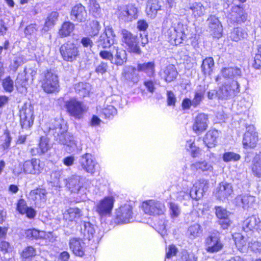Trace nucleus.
Returning a JSON list of instances; mask_svg holds the SVG:
<instances>
[{
	"label": "nucleus",
	"instance_id": "f257e3e1",
	"mask_svg": "<svg viewBox=\"0 0 261 261\" xmlns=\"http://www.w3.org/2000/svg\"><path fill=\"white\" fill-rule=\"evenodd\" d=\"M207 188V182L205 180H199L195 182L190 192L187 186L179 187L176 193V198L179 201L188 200L190 198L198 200L202 197L203 194Z\"/></svg>",
	"mask_w": 261,
	"mask_h": 261
},
{
	"label": "nucleus",
	"instance_id": "f03ea898",
	"mask_svg": "<svg viewBox=\"0 0 261 261\" xmlns=\"http://www.w3.org/2000/svg\"><path fill=\"white\" fill-rule=\"evenodd\" d=\"M56 123L55 128L49 129V133L54 135V140L59 144L73 147L75 142L72 135L67 132L66 126H63L58 121Z\"/></svg>",
	"mask_w": 261,
	"mask_h": 261
},
{
	"label": "nucleus",
	"instance_id": "7ed1b4c3",
	"mask_svg": "<svg viewBox=\"0 0 261 261\" xmlns=\"http://www.w3.org/2000/svg\"><path fill=\"white\" fill-rule=\"evenodd\" d=\"M65 106L69 115L77 120L82 119L87 111L86 106L75 98L70 99L66 101Z\"/></svg>",
	"mask_w": 261,
	"mask_h": 261
},
{
	"label": "nucleus",
	"instance_id": "20e7f679",
	"mask_svg": "<svg viewBox=\"0 0 261 261\" xmlns=\"http://www.w3.org/2000/svg\"><path fill=\"white\" fill-rule=\"evenodd\" d=\"M60 52L62 59L67 62L75 61L80 55V51L76 44L67 41L63 44L60 48Z\"/></svg>",
	"mask_w": 261,
	"mask_h": 261
},
{
	"label": "nucleus",
	"instance_id": "39448f33",
	"mask_svg": "<svg viewBox=\"0 0 261 261\" xmlns=\"http://www.w3.org/2000/svg\"><path fill=\"white\" fill-rule=\"evenodd\" d=\"M41 87L44 92L52 93L58 91L59 85L57 75L51 71L44 73L41 80Z\"/></svg>",
	"mask_w": 261,
	"mask_h": 261
},
{
	"label": "nucleus",
	"instance_id": "423d86ee",
	"mask_svg": "<svg viewBox=\"0 0 261 261\" xmlns=\"http://www.w3.org/2000/svg\"><path fill=\"white\" fill-rule=\"evenodd\" d=\"M169 41L176 45L181 43L186 38L182 24L178 23L176 27H171L165 33Z\"/></svg>",
	"mask_w": 261,
	"mask_h": 261
},
{
	"label": "nucleus",
	"instance_id": "0eeeda50",
	"mask_svg": "<svg viewBox=\"0 0 261 261\" xmlns=\"http://www.w3.org/2000/svg\"><path fill=\"white\" fill-rule=\"evenodd\" d=\"M240 85L238 81L233 80L230 85L224 84L217 92L219 99H227L237 95L240 92Z\"/></svg>",
	"mask_w": 261,
	"mask_h": 261
},
{
	"label": "nucleus",
	"instance_id": "6e6552de",
	"mask_svg": "<svg viewBox=\"0 0 261 261\" xmlns=\"http://www.w3.org/2000/svg\"><path fill=\"white\" fill-rule=\"evenodd\" d=\"M43 167L40 164V161L35 158L25 161L22 164V167L20 171L15 169V174L19 175L23 171L25 174H39L43 170Z\"/></svg>",
	"mask_w": 261,
	"mask_h": 261
},
{
	"label": "nucleus",
	"instance_id": "1a4fd4ad",
	"mask_svg": "<svg viewBox=\"0 0 261 261\" xmlns=\"http://www.w3.org/2000/svg\"><path fill=\"white\" fill-rule=\"evenodd\" d=\"M258 134L253 125L246 126L242 143L244 148L253 149L256 147L258 142Z\"/></svg>",
	"mask_w": 261,
	"mask_h": 261
},
{
	"label": "nucleus",
	"instance_id": "9d476101",
	"mask_svg": "<svg viewBox=\"0 0 261 261\" xmlns=\"http://www.w3.org/2000/svg\"><path fill=\"white\" fill-rule=\"evenodd\" d=\"M115 35L111 27L105 28V32L102 33L96 41L98 49H107L113 46Z\"/></svg>",
	"mask_w": 261,
	"mask_h": 261
},
{
	"label": "nucleus",
	"instance_id": "9b49d317",
	"mask_svg": "<svg viewBox=\"0 0 261 261\" xmlns=\"http://www.w3.org/2000/svg\"><path fill=\"white\" fill-rule=\"evenodd\" d=\"M33 107L30 104H24L19 111L20 124L22 128H29L33 124Z\"/></svg>",
	"mask_w": 261,
	"mask_h": 261
},
{
	"label": "nucleus",
	"instance_id": "f8f14e48",
	"mask_svg": "<svg viewBox=\"0 0 261 261\" xmlns=\"http://www.w3.org/2000/svg\"><path fill=\"white\" fill-rule=\"evenodd\" d=\"M115 199L112 196L105 197L95 206V211L100 217L110 216L113 208Z\"/></svg>",
	"mask_w": 261,
	"mask_h": 261
},
{
	"label": "nucleus",
	"instance_id": "ddd939ff",
	"mask_svg": "<svg viewBox=\"0 0 261 261\" xmlns=\"http://www.w3.org/2000/svg\"><path fill=\"white\" fill-rule=\"evenodd\" d=\"M144 212L149 215H160L165 211V206L161 202L154 200L145 201L142 204Z\"/></svg>",
	"mask_w": 261,
	"mask_h": 261
},
{
	"label": "nucleus",
	"instance_id": "4468645a",
	"mask_svg": "<svg viewBox=\"0 0 261 261\" xmlns=\"http://www.w3.org/2000/svg\"><path fill=\"white\" fill-rule=\"evenodd\" d=\"M121 34L122 42L126 44L128 49L133 53L140 54L141 50L138 46L137 37L125 29L121 31Z\"/></svg>",
	"mask_w": 261,
	"mask_h": 261
},
{
	"label": "nucleus",
	"instance_id": "2eb2a0df",
	"mask_svg": "<svg viewBox=\"0 0 261 261\" xmlns=\"http://www.w3.org/2000/svg\"><path fill=\"white\" fill-rule=\"evenodd\" d=\"M137 13L138 9L134 5H128L120 7L117 15L120 20L129 22L137 18Z\"/></svg>",
	"mask_w": 261,
	"mask_h": 261
},
{
	"label": "nucleus",
	"instance_id": "dca6fc26",
	"mask_svg": "<svg viewBox=\"0 0 261 261\" xmlns=\"http://www.w3.org/2000/svg\"><path fill=\"white\" fill-rule=\"evenodd\" d=\"M223 245L217 233L209 236L205 240V250L210 253H215L221 251Z\"/></svg>",
	"mask_w": 261,
	"mask_h": 261
},
{
	"label": "nucleus",
	"instance_id": "f3484780",
	"mask_svg": "<svg viewBox=\"0 0 261 261\" xmlns=\"http://www.w3.org/2000/svg\"><path fill=\"white\" fill-rule=\"evenodd\" d=\"M82 216V213L77 207H70L63 213V220L67 226L76 224Z\"/></svg>",
	"mask_w": 261,
	"mask_h": 261
},
{
	"label": "nucleus",
	"instance_id": "a211bd4d",
	"mask_svg": "<svg viewBox=\"0 0 261 261\" xmlns=\"http://www.w3.org/2000/svg\"><path fill=\"white\" fill-rule=\"evenodd\" d=\"M66 187L72 193H78L83 188V178L81 176L72 175L64 179Z\"/></svg>",
	"mask_w": 261,
	"mask_h": 261
},
{
	"label": "nucleus",
	"instance_id": "6ab92c4d",
	"mask_svg": "<svg viewBox=\"0 0 261 261\" xmlns=\"http://www.w3.org/2000/svg\"><path fill=\"white\" fill-rule=\"evenodd\" d=\"M116 219L119 223H127L133 220L132 207L129 205L121 206L116 212Z\"/></svg>",
	"mask_w": 261,
	"mask_h": 261
},
{
	"label": "nucleus",
	"instance_id": "aec40b11",
	"mask_svg": "<svg viewBox=\"0 0 261 261\" xmlns=\"http://www.w3.org/2000/svg\"><path fill=\"white\" fill-rule=\"evenodd\" d=\"M206 22L212 35L215 37L219 38L221 36L222 26L217 17L215 15H210L206 20Z\"/></svg>",
	"mask_w": 261,
	"mask_h": 261
},
{
	"label": "nucleus",
	"instance_id": "412c9836",
	"mask_svg": "<svg viewBox=\"0 0 261 261\" xmlns=\"http://www.w3.org/2000/svg\"><path fill=\"white\" fill-rule=\"evenodd\" d=\"M228 18L233 22L241 23L247 20V14L242 7L237 5L232 7Z\"/></svg>",
	"mask_w": 261,
	"mask_h": 261
},
{
	"label": "nucleus",
	"instance_id": "4be33fe9",
	"mask_svg": "<svg viewBox=\"0 0 261 261\" xmlns=\"http://www.w3.org/2000/svg\"><path fill=\"white\" fill-rule=\"evenodd\" d=\"M232 187L231 184L221 182L218 186L215 192V195L220 200H224L232 193Z\"/></svg>",
	"mask_w": 261,
	"mask_h": 261
},
{
	"label": "nucleus",
	"instance_id": "5701e85b",
	"mask_svg": "<svg viewBox=\"0 0 261 261\" xmlns=\"http://www.w3.org/2000/svg\"><path fill=\"white\" fill-rule=\"evenodd\" d=\"M208 116L204 113L199 114L195 118L193 125V130L197 134H200L205 130L208 125Z\"/></svg>",
	"mask_w": 261,
	"mask_h": 261
},
{
	"label": "nucleus",
	"instance_id": "b1692460",
	"mask_svg": "<svg viewBox=\"0 0 261 261\" xmlns=\"http://www.w3.org/2000/svg\"><path fill=\"white\" fill-rule=\"evenodd\" d=\"M70 249L76 256L82 257L85 254V243L80 238H73L70 240Z\"/></svg>",
	"mask_w": 261,
	"mask_h": 261
},
{
	"label": "nucleus",
	"instance_id": "393cba45",
	"mask_svg": "<svg viewBox=\"0 0 261 261\" xmlns=\"http://www.w3.org/2000/svg\"><path fill=\"white\" fill-rule=\"evenodd\" d=\"M87 11L84 6L81 4L74 6L70 13L71 19L77 22H84L87 18Z\"/></svg>",
	"mask_w": 261,
	"mask_h": 261
},
{
	"label": "nucleus",
	"instance_id": "a878e982",
	"mask_svg": "<svg viewBox=\"0 0 261 261\" xmlns=\"http://www.w3.org/2000/svg\"><path fill=\"white\" fill-rule=\"evenodd\" d=\"M83 169L88 173L93 174L95 172L96 163L92 159V155L89 153L84 154L80 160Z\"/></svg>",
	"mask_w": 261,
	"mask_h": 261
},
{
	"label": "nucleus",
	"instance_id": "bb28decb",
	"mask_svg": "<svg viewBox=\"0 0 261 261\" xmlns=\"http://www.w3.org/2000/svg\"><path fill=\"white\" fill-rule=\"evenodd\" d=\"M215 210L216 215L220 219L219 224L224 229L227 228L230 224V220L229 219L230 213L221 206H216Z\"/></svg>",
	"mask_w": 261,
	"mask_h": 261
},
{
	"label": "nucleus",
	"instance_id": "cd10ccee",
	"mask_svg": "<svg viewBox=\"0 0 261 261\" xmlns=\"http://www.w3.org/2000/svg\"><path fill=\"white\" fill-rule=\"evenodd\" d=\"M137 71L143 72L149 77H153L155 75V64L153 61L144 62L138 64Z\"/></svg>",
	"mask_w": 261,
	"mask_h": 261
},
{
	"label": "nucleus",
	"instance_id": "c85d7f7f",
	"mask_svg": "<svg viewBox=\"0 0 261 261\" xmlns=\"http://www.w3.org/2000/svg\"><path fill=\"white\" fill-rule=\"evenodd\" d=\"M178 75V72L174 65L170 64L165 67L161 72V75L167 82L174 81Z\"/></svg>",
	"mask_w": 261,
	"mask_h": 261
},
{
	"label": "nucleus",
	"instance_id": "c756f323",
	"mask_svg": "<svg viewBox=\"0 0 261 261\" xmlns=\"http://www.w3.org/2000/svg\"><path fill=\"white\" fill-rule=\"evenodd\" d=\"M46 190L44 189L37 188L32 190L29 193V198L35 201L36 204L45 203L46 200Z\"/></svg>",
	"mask_w": 261,
	"mask_h": 261
},
{
	"label": "nucleus",
	"instance_id": "7c9ffc66",
	"mask_svg": "<svg viewBox=\"0 0 261 261\" xmlns=\"http://www.w3.org/2000/svg\"><path fill=\"white\" fill-rule=\"evenodd\" d=\"M136 71L137 67L132 66H125L123 68L122 75L127 81L137 83L139 80V75Z\"/></svg>",
	"mask_w": 261,
	"mask_h": 261
},
{
	"label": "nucleus",
	"instance_id": "2f4dec72",
	"mask_svg": "<svg viewBox=\"0 0 261 261\" xmlns=\"http://www.w3.org/2000/svg\"><path fill=\"white\" fill-rule=\"evenodd\" d=\"M191 169L192 171H201L209 174L213 172V167L212 164L206 161L197 162L191 165Z\"/></svg>",
	"mask_w": 261,
	"mask_h": 261
},
{
	"label": "nucleus",
	"instance_id": "473e14b6",
	"mask_svg": "<svg viewBox=\"0 0 261 261\" xmlns=\"http://www.w3.org/2000/svg\"><path fill=\"white\" fill-rule=\"evenodd\" d=\"M187 10H190L192 16L196 18L204 15L205 9L201 3L195 2L189 4Z\"/></svg>",
	"mask_w": 261,
	"mask_h": 261
},
{
	"label": "nucleus",
	"instance_id": "72a5a7b5",
	"mask_svg": "<svg viewBox=\"0 0 261 261\" xmlns=\"http://www.w3.org/2000/svg\"><path fill=\"white\" fill-rule=\"evenodd\" d=\"M241 70L238 67H225L221 70V75L225 79H233L240 77Z\"/></svg>",
	"mask_w": 261,
	"mask_h": 261
},
{
	"label": "nucleus",
	"instance_id": "f704fd0d",
	"mask_svg": "<svg viewBox=\"0 0 261 261\" xmlns=\"http://www.w3.org/2000/svg\"><path fill=\"white\" fill-rule=\"evenodd\" d=\"M161 8V2L159 0H148L146 9L147 14L150 17H154Z\"/></svg>",
	"mask_w": 261,
	"mask_h": 261
},
{
	"label": "nucleus",
	"instance_id": "c9c22d12",
	"mask_svg": "<svg viewBox=\"0 0 261 261\" xmlns=\"http://www.w3.org/2000/svg\"><path fill=\"white\" fill-rule=\"evenodd\" d=\"M115 52V61L113 63L120 66L126 62V53L125 50L114 45V53Z\"/></svg>",
	"mask_w": 261,
	"mask_h": 261
},
{
	"label": "nucleus",
	"instance_id": "e433bc0d",
	"mask_svg": "<svg viewBox=\"0 0 261 261\" xmlns=\"http://www.w3.org/2000/svg\"><path fill=\"white\" fill-rule=\"evenodd\" d=\"M236 203L239 206L247 208L251 206L255 201V197L249 195H240L236 199Z\"/></svg>",
	"mask_w": 261,
	"mask_h": 261
},
{
	"label": "nucleus",
	"instance_id": "4c0bfd02",
	"mask_svg": "<svg viewBox=\"0 0 261 261\" xmlns=\"http://www.w3.org/2000/svg\"><path fill=\"white\" fill-rule=\"evenodd\" d=\"M214 67V61L213 58H206L203 60L201 65V71L204 76L210 75L212 73Z\"/></svg>",
	"mask_w": 261,
	"mask_h": 261
},
{
	"label": "nucleus",
	"instance_id": "58836bf2",
	"mask_svg": "<svg viewBox=\"0 0 261 261\" xmlns=\"http://www.w3.org/2000/svg\"><path fill=\"white\" fill-rule=\"evenodd\" d=\"M252 172L254 175L261 177V152L257 154L254 157L252 162Z\"/></svg>",
	"mask_w": 261,
	"mask_h": 261
},
{
	"label": "nucleus",
	"instance_id": "ea45409f",
	"mask_svg": "<svg viewBox=\"0 0 261 261\" xmlns=\"http://www.w3.org/2000/svg\"><path fill=\"white\" fill-rule=\"evenodd\" d=\"M259 219L254 216L247 218L243 223V228L245 231L256 229L259 223Z\"/></svg>",
	"mask_w": 261,
	"mask_h": 261
},
{
	"label": "nucleus",
	"instance_id": "a19ab883",
	"mask_svg": "<svg viewBox=\"0 0 261 261\" xmlns=\"http://www.w3.org/2000/svg\"><path fill=\"white\" fill-rule=\"evenodd\" d=\"M247 36L248 34L245 30L240 27L233 28L230 35L231 39L236 42L243 40Z\"/></svg>",
	"mask_w": 261,
	"mask_h": 261
},
{
	"label": "nucleus",
	"instance_id": "79ce46f5",
	"mask_svg": "<svg viewBox=\"0 0 261 261\" xmlns=\"http://www.w3.org/2000/svg\"><path fill=\"white\" fill-rule=\"evenodd\" d=\"M81 231L85 239L88 240H90L93 238L95 233L94 226L89 222H84V228H81Z\"/></svg>",
	"mask_w": 261,
	"mask_h": 261
},
{
	"label": "nucleus",
	"instance_id": "37998d69",
	"mask_svg": "<svg viewBox=\"0 0 261 261\" xmlns=\"http://www.w3.org/2000/svg\"><path fill=\"white\" fill-rule=\"evenodd\" d=\"M74 29V25L71 22H64L59 30V35L61 37H66L70 35Z\"/></svg>",
	"mask_w": 261,
	"mask_h": 261
},
{
	"label": "nucleus",
	"instance_id": "c03bdc74",
	"mask_svg": "<svg viewBox=\"0 0 261 261\" xmlns=\"http://www.w3.org/2000/svg\"><path fill=\"white\" fill-rule=\"evenodd\" d=\"M75 90L77 94L81 97H85L88 95L90 91V85L86 83H79L75 85Z\"/></svg>",
	"mask_w": 261,
	"mask_h": 261
},
{
	"label": "nucleus",
	"instance_id": "a18cd8bd",
	"mask_svg": "<svg viewBox=\"0 0 261 261\" xmlns=\"http://www.w3.org/2000/svg\"><path fill=\"white\" fill-rule=\"evenodd\" d=\"M217 137L218 132L217 130L208 131L204 138V142L208 147H211L215 145Z\"/></svg>",
	"mask_w": 261,
	"mask_h": 261
},
{
	"label": "nucleus",
	"instance_id": "49530a36",
	"mask_svg": "<svg viewBox=\"0 0 261 261\" xmlns=\"http://www.w3.org/2000/svg\"><path fill=\"white\" fill-rule=\"evenodd\" d=\"M25 234L29 239H43L45 237V232L43 231H39L36 229H29L25 231Z\"/></svg>",
	"mask_w": 261,
	"mask_h": 261
},
{
	"label": "nucleus",
	"instance_id": "de8ad7c7",
	"mask_svg": "<svg viewBox=\"0 0 261 261\" xmlns=\"http://www.w3.org/2000/svg\"><path fill=\"white\" fill-rule=\"evenodd\" d=\"M205 90L200 86L199 89L195 91L194 97L192 100L193 107L196 108L199 106L204 98Z\"/></svg>",
	"mask_w": 261,
	"mask_h": 261
},
{
	"label": "nucleus",
	"instance_id": "09e8293b",
	"mask_svg": "<svg viewBox=\"0 0 261 261\" xmlns=\"http://www.w3.org/2000/svg\"><path fill=\"white\" fill-rule=\"evenodd\" d=\"M100 29L99 23L96 20H93L89 23L87 31L90 36L94 37L97 35Z\"/></svg>",
	"mask_w": 261,
	"mask_h": 261
},
{
	"label": "nucleus",
	"instance_id": "8fccbe9b",
	"mask_svg": "<svg viewBox=\"0 0 261 261\" xmlns=\"http://www.w3.org/2000/svg\"><path fill=\"white\" fill-rule=\"evenodd\" d=\"M89 10L94 17H100L101 9L99 5L95 0H90L89 2Z\"/></svg>",
	"mask_w": 261,
	"mask_h": 261
},
{
	"label": "nucleus",
	"instance_id": "3c124183",
	"mask_svg": "<svg viewBox=\"0 0 261 261\" xmlns=\"http://www.w3.org/2000/svg\"><path fill=\"white\" fill-rule=\"evenodd\" d=\"M109 50L103 49L99 51V55L100 58L103 60H109L113 63V60L114 58V45L110 47H108Z\"/></svg>",
	"mask_w": 261,
	"mask_h": 261
},
{
	"label": "nucleus",
	"instance_id": "603ef678",
	"mask_svg": "<svg viewBox=\"0 0 261 261\" xmlns=\"http://www.w3.org/2000/svg\"><path fill=\"white\" fill-rule=\"evenodd\" d=\"M2 86L6 92L11 93L14 90V81L10 76H7L2 80Z\"/></svg>",
	"mask_w": 261,
	"mask_h": 261
},
{
	"label": "nucleus",
	"instance_id": "864d4df0",
	"mask_svg": "<svg viewBox=\"0 0 261 261\" xmlns=\"http://www.w3.org/2000/svg\"><path fill=\"white\" fill-rule=\"evenodd\" d=\"M49 148V146L48 145V139L45 137H41L39 144V148L37 149V153L38 154H43L47 152Z\"/></svg>",
	"mask_w": 261,
	"mask_h": 261
},
{
	"label": "nucleus",
	"instance_id": "5fc2aeb1",
	"mask_svg": "<svg viewBox=\"0 0 261 261\" xmlns=\"http://www.w3.org/2000/svg\"><path fill=\"white\" fill-rule=\"evenodd\" d=\"M156 84V80L154 79H145L143 82L144 86L147 91L150 93H153L155 92Z\"/></svg>",
	"mask_w": 261,
	"mask_h": 261
},
{
	"label": "nucleus",
	"instance_id": "6e6d98bb",
	"mask_svg": "<svg viewBox=\"0 0 261 261\" xmlns=\"http://www.w3.org/2000/svg\"><path fill=\"white\" fill-rule=\"evenodd\" d=\"M191 239L198 237L201 232V227L198 224H194L190 226L188 230Z\"/></svg>",
	"mask_w": 261,
	"mask_h": 261
},
{
	"label": "nucleus",
	"instance_id": "4d7b16f0",
	"mask_svg": "<svg viewBox=\"0 0 261 261\" xmlns=\"http://www.w3.org/2000/svg\"><path fill=\"white\" fill-rule=\"evenodd\" d=\"M240 158L239 154L233 152H225L223 155V160L225 162L237 161L240 159Z\"/></svg>",
	"mask_w": 261,
	"mask_h": 261
},
{
	"label": "nucleus",
	"instance_id": "13d9d810",
	"mask_svg": "<svg viewBox=\"0 0 261 261\" xmlns=\"http://www.w3.org/2000/svg\"><path fill=\"white\" fill-rule=\"evenodd\" d=\"M186 147L191 152V154L193 158L198 156L200 153L199 149L194 145V142L191 140L187 141Z\"/></svg>",
	"mask_w": 261,
	"mask_h": 261
},
{
	"label": "nucleus",
	"instance_id": "bf43d9fd",
	"mask_svg": "<svg viewBox=\"0 0 261 261\" xmlns=\"http://www.w3.org/2000/svg\"><path fill=\"white\" fill-rule=\"evenodd\" d=\"M252 66L255 69L261 68V45L258 46L255 54Z\"/></svg>",
	"mask_w": 261,
	"mask_h": 261
},
{
	"label": "nucleus",
	"instance_id": "052dcab7",
	"mask_svg": "<svg viewBox=\"0 0 261 261\" xmlns=\"http://www.w3.org/2000/svg\"><path fill=\"white\" fill-rule=\"evenodd\" d=\"M102 113L106 118H110L117 114V110L113 106L107 105L102 109Z\"/></svg>",
	"mask_w": 261,
	"mask_h": 261
},
{
	"label": "nucleus",
	"instance_id": "680f3d73",
	"mask_svg": "<svg viewBox=\"0 0 261 261\" xmlns=\"http://www.w3.org/2000/svg\"><path fill=\"white\" fill-rule=\"evenodd\" d=\"M59 16V14L57 12H51L48 16L47 17L46 21H45V25L46 27L49 28L54 25L56 22V21L58 19V17Z\"/></svg>",
	"mask_w": 261,
	"mask_h": 261
},
{
	"label": "nucleus",
	"instance_id": "e2e57ef3",
	"mask_svg": "<svg viewBox=\"0 0 261 261\" xmlns=\"http://www.w3.org/2000/svg\"><path fill=\"white\" fill-rule=\"evenodd\" d=\"M169 208L170 214L172 218L177 217L180 214V209L179 206L174 203L171 202L170 203Z\"/></svg>",
	"mask_w": 261,
	"mask_h": 261
},
{
	"label": "nucleus",
	"instance_id": "0e129e2a",
	"mask_svg": "<svg viewBox=\"0 0 261 261\" xmlns=\"http://www.w3.org/2000/svg\"><path fill=\"white\" fill-rule=\"evenodd\" d=\"M36 255V251L32 246H29L25 248L22 253V256L23 258H29Z\"/></svg>",
	"mask_w": 261,
	"mask_h": 261
},
{
	"label": "nucleus",
	"instance_id": "69168bd1",
	"mask_svg": "<svg viewBox=\"0 0 261 261\" xmlns=\"http://www.w3.org/2000/svg\"><path fill=\"white\" fill-rule=\"evenodd\" d=\"M177 252V249L173 245H169L168 248H166V257L167 258H170L172 256L176 255Z\"/></svg>",
	"mask_w": 261,
	"mask_h": 261
},
{
	"label": "nucleus",
	"instance_id": "338daca9",
	"mask_svg": "<svg viewBox=\"0 0 261 261\" xmlns=\"http://www.w3.org/2000/svg\"><path fill=\"white\" fill-rule=\"evenodd\" d=\"M181 261H197V258L193 254H189L184 251L181 253Z\"/></svg>",
	"mask_w": 261,
	"mask_h": 261
},
{
	"label": "nucleus",
	"instance_id": "774afa93",
	"mask_svg": "<svg viewBox=\"0 0 261 261\" xmlns=\"http://www.w3.org/2000/svg\"><path fill=\"white\" fill-rule=\"evenodd\" d=\"M249 246L254 252H261V242L257 241H252L249 243Z\"/></svg>",
	"mask_w": 261,
	"mask_h": 261
}]
</instances>
